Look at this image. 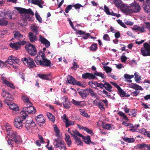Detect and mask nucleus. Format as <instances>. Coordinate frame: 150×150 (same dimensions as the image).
Masks as SVG:
<instances>
[{
	"label": "nucleus",
	"mask_w": 150,
	"mask_h": 150,
	"mask_svg": "<svg viewBox=\"0 0 150 150\" xmlns=\"http://www.w3.org/2000/svg\"><path fill=\"white\" fill-rule=\"evenodd\" d=\"M2 129L4 131L5 133L11 138L7 141L8 144L10 146L19 147L21 143V140L20 136L18 134L17 132L12 130L11 126L9 125L2 126Z\"/></svg>",
	"instance_id": "f257e3e1"
},
{
	"label": "nucleus",
	"mask_w": 150,
	"mask_h": 150,
	"mask_svg": "<svg viewBox=\"0 0 150 150\" xmlns=\"http://www.w3.org/2000/svg\"><path fill=\"white\" fill-rule=\"evenodd\" d=\"M43 51L40 50L37 56L34 58V61L38 65L44 66L47 67H50L53 66L50 60L47 59L46 56L45 54V51L46 48H43Z\"/></svg>",
	"instance_id": "f03ea898"
},
{
	"label": "nucleus",
	"mask_w": 150,
	"mask_h": 150,
	"mask_svg": "<svg viewBox=\"0 0 150 150\" xmlns=\"http://www.w3.org/2000/svg\"><path fill=\"white\" fill-rule=\"evenodd\" d=\"M129 6H127L125 7L123 9L124 13H138L139 12L141 8L139 3L134 1L133 2L129 4Z\"/></svg>",
	"instance_id": "7ed1b4c3"
},
{
	"label": "nucleus",
	"mask_w": 150,
	"mask_h": 150,
	"mask_svg": "<svg viewBox=\"0 0 150 150\" xmlns=\"http://www.w3.org/2000/svg\"><path fill=\"white\" fill-rule=\"evenodd\" d=\"M28 117L27 114L24 113L20 116H16L14 118V126L18 129H21L23 127V124L25 123L26 119Z\"/></svg>",
	"instance_id": "20e7f679"
},
{
	"label": "nucleus",
	"mask_w": 150,
	"mask_h": 150,
	"mask_svg": "<svg viewBox=\"0 0 150 150\" xmlns=\"http://www.w3.org/2000/svg\"><path fill=\"white\" fill-rule=\"evenodd\" d=\"M53 144L55 148H58L60 150H67L66 144L62 139L59 138L53 140Z\"/></svg>",
	"instance_id": "39448f33"
},
{
	"label": "nucleus",
	"mask_w": 150,
	"mask_h": 150,
	"mask_svg": "<svg viewBox=\"0 0 150 150\" xmlns=\"http://www.w3.org/2000/svg\"><path fill=\"white\" fill-rule=\"evenodd\" d=\"M21 61L25 65L30 69L36 67L33 59L31 57H23L22 58Z\"/></svg>",
	"instance_id": "423d86ee"
},
{
	"label": "nucleus",
	"mask_w": 150,
	"mask_h": 150,
	"mask_svg": "<svg viewBox=\"0 0 150 150\" xmlns=\"http://www.w3.org/2000/svg\"><path fill=\"white\" fill-rule=\"evenodd\" d=\"M25 47L28 54L31 56H34L36 54L37 51L35 45L28 42L26 44Z\"/></svg>",
	"instance_id": "0eeeda50"
},
{
	"label": "nucleus",
	"mask_w": 150,
	"mask_h": 150,
	"mask_svg": "<svg viewBox=\"0 0 150 150\" xmlns=\"http://www.w3.org/2000/svg\"><path fill=\"white\" fill-rule=\"evenodd\" d=\"M1 96L4 99L6 100L4 101V103L8 105L9 104L7 102L8 101H12L13 100L11 94L4 89H3L2 91Z\"/></svg>",
	"instance_id": "6e6552de"
},
{
	"label": "nucleus",
	"mask_w": 150,
	"mask_h": 150,
	"mask_svg": "<svg viewBox=\"0 0 150 150\" xmlns=\"http://www.w3.org/2000/svg\"><path fill=\"white\" fill-rule=\"evenodd\" d=\"M32 104L31 103V105H30V104H28L26 107H24L23 108V110H22L21 114L22 112V115L25 113L27 114H34L36 112V111L35 108L32 106Z\"/></svg>",
	"instance_id": "1a4fd4ad"
},
{
	"label": "nucleus",
	"mask_w": 150,
	"mask_h": 150,
	"mask_svg": "<svg viewBox=\"0 0 150 150\" xmlns=\"http://www.w3.org/2000/svg\"><path fill=\"white\" fill-rule=\"evenodd\" d=\"M143 45V47L141 49L142 55L144 56H150V45L146 42Z\"/></svg>",
	"instance_id": "9d476101"
},
{
	"label": "nucleus",
	"mask_w": 150,
	"mask_h": 150,
	"mask_svg": "<svg viewBox=\"0 0 150 150\" xmlns=\"http://www.w3.org/2000/svg\"><path fill=\"white\" fill-rule=\"evenodd\" d=\"M0 17L1 19H10L12 18V13L9 11H0Z\"/></svg>",
	"instance_id": "9b49d317"
},
{
	"label": "nucleus",
	"mask_w": 150,
	"mask_h": 150,
	"mask_svg": "<svg viewBox=\"0 0 150 150\" xmlns=\"http://www.w3.org/2000/svg\"><path fill=\"white\" fill-rule=\"evenodd\" d=\"M26 42L23 40L21 42H18L14 43H11L9 44L10 46L13 49L16 50H19L21 48V45L26 44Z\"/></svg>",
	"instance_id": "f8f14e48"
},
{
	"label": "nucleus",
	"mask_w": 150,
	"mask_h": 150,
	"mask_svg": "<svg viewBox=\"0 0 150 150\" xmlns=\"http://www.w3.org/2000/svg\"><path fill=\"white\" fill-rule=\"evenodd\" d=\"M25 127L28 130L33 129L36 126L32 119L27 120L26 122L25 121Z\"/></svg>",
	"instance_id": "ddd939ff"
},
{
	"label": "nucleus",
	"mask_w": 150,
	"mask_h": 150,
	"mask_svg": "<svg viewBox=\"0 0 150 150\" xmlns=\"http://www.w3.org/2000/svg\"><path fill=\"white\" fill-rule=\"evenodd\" d=\"M8 60L9 61H6L5 62H7L10 65L12 64L10 63L11 62L10 60L11 61L12 63L14 64H20L21 63V61L18 58L16 57H13L12 55L8 57Z\"/></svg>",
	"instance_id": "4468645a"
},
{
	"label": "nucleus",
	"mask_w": 150,
	"mask_h": 150,
	"mask_svg": "<svg viewBox=\"0 0 150 150\" xmlns=\"http://www.w3.org/2000/svg\"><path fill=\"white\" fill-rule=\"evenodd\" d=\"M113 4L116 6V7H119L121 9L122 11L124 12L123 9H124L125 7H126V4H122V1L121 0H113Z\"/></svg>",
	"instance_id": "2eb2a0df"
},
{
	"label": "nucleus",
	"mask_w": 150,
	"mask_h": 150,
	"mask_svg": "<svg viewBox=\"0 0 150 150\" xmlns=\"http://www.w3.org/2000/svg\"><path fill=\"white\" fill-rule=\"evenodd\" d=\"M39 41L42 44L45 45L47 48H48L50 46V42L41 35L39 36Z\"/></svg>",
	"instance_id": "dca6fc26"
},
{
	"label": "nucleus",
	"mask_w": 150,
	"mask_h": 150,
	"mask_svg": "<svg viewBox=\"0 0 150 150\" xmlns=\"http://www.w3.org/2000/svg\"><path fill=\"white\" fill-rule=\"evenodd\" d=\"M82 78L83 79H88L90 80L94 79L96 76L92 73H86L82 75Z\"/></svg>",
	"instance_id": "f3484780"
},
{
	"label": "nucleus",
	"mask_w": 150,
	"mask_h": 150,
	"mask_svg": "<svg viewBox=\"0 0 150 150\" xmlns=\"http://www.w3.org/2000/svg\"><path fill=\"white\" fill-rule=\"evenodd\" d=\"M43 115H40L38 116L35 117V120L38 124H44L45 123V120L44 117L42 116Z\"/></svg>",
	"instance_id": "a211bd4d"
},
{
	"label": "nucleus",
	"mask_w": 150,
	"mask_h": 150,
	"mask_svg": "<svg viewBox=\"0 0 150 150\" xmlns=\"http://www.w3.org/2000/svg\"><path fill=\"white\" fill-rule=\"evenodd\" d=\"M71 135L72 137H73L74 139L75 140V143L76 144L77 146L83 145V143L80 138L73 134H71Z\"/></svg>",
	"instance_id": "6ab92c4d"
},
{
	"label": "nucleus",
	"mask_w": 150,
	"mask_h": 150,
	"mask_svg": "<svg viewBox=\"0 0 150 150\" xmlns=\"http://www.w3.org/2000/svg\"><path fill=\"white\" fill-rule=\"evenodd\" d=\"M28 37L30 41L31 42H34L38 40V38L36 35H34L31 32L29 33Z\"/></svg>",
	"instance_id": "aec40b11"
},
{
	"label": "nucleus",
	"mask_w": 150,
	"mask_h": 150,
	"mask_svg": "<svg viewBox=\"0 0 150 150\" xmlns=\"http://www.w3.org/2000/svg\"><path fill=\"white\" fill-rule=\"evenodd\" d=\"M143 7L145 13H150V6L147 2H144L143 3Z\"/></svg>",
	"instance_id": "412c9836"
},
{
	"label": "nucleus",
	"mask_w": 150,
	"mask_h": 150,
	"mask_svg": "<svg viewBox=\"0 0 150 150\" xmlns=\"http://www.w3.org/2000/svg\"><path fill=\"white\" fill-rule=\"evenodd\" d=\"M21 98L27 106H28V104H30V105H31L32 103L30 101L29 98L27 96L22 95Z\"/></svg>",
	"instance_id": "4be33fe9"
},
{
	"label": "nucleus",
	"mask_w": 150,
	"mask_h": 150,
	"mask_svg": "<svg viewBox=\"0 0 150 150\" xmlns=\"http://www.w3.org/2000/svg\"><path fill=\"white\" fill-rule=\"evenodd\" d=\"M31 3L34 4L38 5L41 8H43L42 4L44 3V1L42 0H32Z\"/></svg>",
	"instance_id": "5701e85b"
},
{
	"label": "nucleus",
	"mask_w": 150,
	"mask_h": 150,
	"mask_svg": "<svg viewBox=\"0 0 150 150\" xmlns=\"http://www.w3.org/2000/svg\"><path fill=\"white\" fill-rule=\"evenodd\" d=\"M65 135L66 137L65 138L66 142L69 147H71L72 142L70 136L67 133L65 134Z\"/></svg>",
	"instance_id": "b1692460"
},
{
	"label": "nucleus",
	"mask_w": 150,
	"mask_h": 150,
	"mask_svg": "<svg viewBox=\"0 0 150 150\" xmlns=\"http://www.w3.org/2000/svg\"><path fill=\"white\" fill-rule=\"evenodd\" d=\"M13 33L14 38H16L22 39L23 37V35L18 31H14Z\"/></svg>",
	"instance_id": "393cba45"
},
{
	"label": "nucleus",
	"mask_w": 150,
	"mask_h": 150,
	"mask_svg": "<svg viewBox=\"0 0 150 150\" xmlns=\"http://www.w3.org/2000/svg\"><path fill=\"white\" fill-rule=\"evenodd\" d=\"M81 137L82 138L83 141L86 144H90L91 139L89 136L88 135L87 136H84L83 135Z\"/></svg>",
	"instance_id": "a878e982"
},
{
	"label": "nucleus",
	"mask_w": 150,
	"mask_h": 150,
	"mask_svg": "<svg viewBox=\"0 0 150 150\" xmlns=\"http://www.w3.org/2000/svg\"><path fill=\"white\" fill-rule=\"evenodd\" d=\"M2 83L4 84H6L7 86L12 89H14L15 88V86L13 84L6 79H4L3 80Z\"/></svg>",
	"instance_id": "bb28decb"
},
{
	"label": "nucleus",
	"mask_w": 150,
	"mask_h": 150,
	"mask_svg": "<svg viewBox=\"0 0 150 150\" xmlns=\"http://www.w3.org/2000/svg\"><path fill=\"white\" fill-rule=\"evenodd\" d=\"M63 105L64 107L67 109H69L70 107V103L68 101L67 98L65 99L64 101L63 102Z\"/></svg>",
	"instance_id": "cd10ccee"
},
{
	"label": "nucleus",
	"mask_w": 150,
	"mask_h": 150,
	"mask_svg": "<svg viewBox=\"0 0 150 150\" xmlns=\"http://www.w3.org/2000/svg\"><path fill=\"white\" fill-rule=\"evenodd\" d=\"M93 75H94L95 76H100L103 79H105L106 77V76L101 72H98L96 71L94 72Z\"/></svg>",
	"instance_id": "c85d7f7f"
},
{
	"label": "nucleus",
	"mask_w": 150,
	"mask_h": 150,
	"mask_svg": "<svg viewBox=\"0 0 150 150\" xmlns=\"http://www.w3.org/2000/svg\"><path fill=\"white\" fill-rule=\"evenodd\" d=\"M67 80L69 83L73 85H74V83L75 81H76V80L74 78L70 75H69L67 77Z\"/></svg>",
	"instance_id": "c756f323"
},
{
	"label": "nucleus",
	"mask_w": 150,
	"mask_h": 150,
	"mask_svg": "<svg viewBox=\"0 0 150 150\" xmlns=\"http://www.w3.org/2000/svg\"><path fill=\"white\" fill-rule=\"evenodd\" d=\"M130 87L137 90H143V89L141 86L137 85L136 84L132 83L130 86Z\"/></svg>",
	"instance_id": "7c9ffc66"
},
{
	"label": "nucleus",
	"mask_w": 150,
	"mask_h": 150,
	"mask_svg": "<svg viewBox=\"0 0 150 150\" xmlns=\"http://www.w3.org/2000/svg\"><path fill=\"white\" fill-rule=\"evenodd\" d=\"M54 132L56 133L55 134L56 137H59L60 135L59 134L60 131L56 125H54Z\"/></svg>",
	"instance_id": "2f4dec72"
},
{
	"label": "nucleus",
	"mask_w": 150,
	"mask_h": 150,
	"mask_svg": "<svg viewBox=\"0 0 150 150\" xmlns=\"http://www.w3.org/2000/svg\"><path fill=\"white\" fill-rule=\"evenodd\" d=\"M79 93L81 97L84 99L86 98L87 95L86 93V91L84 90L80 91L79 92Z\"/></svg>",
	"instance_id": "473e14b6"
},
{
	"label": "nucleus",
	"mask_w": 150,
	"mask_h": 150,
	"mask_svg": "<svg viewBox=\"0 0 150 150\" xmlns=\"http://www.w3.org/2000/svg\"><path fill=\"white\" fill-rule=\"evenodd\" d=\"M105 83L106 84L105 85V89L110 92L113 91L112 90V87L108 83Z\"/></svg>",
	"instance_id": "72a5a7b5"
},
{
	"label": "nucleus",
	"mask_w": 150,
	"mask_h": 150,
	"mask_svg": "<svg viewBox=\"0 0 150 150\" xmlns=\"http://www.w3.org/2000/svg\"><path fill=\"white\" fill-rule=\"evenodd\" d=\"M132 29L135 30L140 31L142 32H144L145 31L144 28L140 27L138 26H134L132 28Z\"/></svg>",
	"instance_id": "f704fd0d"
},
{
	"label": "nucleus",
	"mask_w": 150,
	"mask_h": 150,
	"mask_svg": "<svg viewBox=\"0 0 150 150\" xmlns=\"http://www.w3.org/2000/svg\"><path fill=\"white\" fill-rule=\"evenodd\" d=\"M118 93L121 97H123L125 96L126 95V92L120 87L118 89Z\"/></svg>",
	"instance_id": "c9c22d12"
},
{
	"label": "nucleus",
	"mask_w": 150,
	"mask_h": 150,
	"mask_svg": "<svg viewBox=\"0 0 150 150\" xmlns=\"http://www.w3.org/2000/svg\"><path fill=\"white\" fill-rule=\"evenodd\" d=\"M123 139L125 141L129 143L133 142L135 141V139L133 138H129L125 137L123 138Z\"/></svg>",
	"instance_id": "e433bc0d"
},
{
	"label": "nucleus",
	"mask_w": 150,
	"mask_h": 150,
	"mask_svg": "<svg viewBox=\"0 0 150 150\" xmlns=\"http://www.w3.org/2000/svg\"><path fill=\"white\" fill-rule=\"evenodd\" d=\"M102 127L103 128L108 130L112 129L113 128H114V126L112 124L110 125L108 124L103 125Z\"/></svg>",
	"instance_id": "4c0bfd02"
},
{
	"label": "nucleus",
	"mask_w": 150,
	"mask_h": 150,
	"mask_svg": "<svg viewBox=\"0 0 150 150\" xmlns=\"http://www.w3.org/2000/svg\"><path fill=\"white\" fill-rule=\"evenodd\" d=\"M88 83L89 85L91 87L95 88V89H97V88L96 87H94L93 84H94L95 85H96V87H97V84L98 83H98L97 81H89Z\"/></svg>",
	"instance_id": "58836bf2"
},
{
	"label": "nucleus",
	"mask_w": 150,
	"mask_h": 150,
	"mask_svg": "<svg viewBox=\"0 0 150 150\" xmlns=\"http://www.w3.org/2000/svg\"><path fill=\"white\" fill-rule=\"evenodd\" d=\"M9 108L15 111H18L19 110L18 106L14 104H11L9 106Z\"/></svg>",
	"instance_id": "ea45409f"
},
{
	"label": "nucleus",
	"mask_w": 150,
	"mask_h": 150,
	"mask_svg": "<svg viewBox=\"0 0 150 150\" xmlns=\"http://www.w3.org/2000/svg\"><path fill=\"white\" fill-rule=\"evenodd\" d=\"M87 89L88 90V92L90 93V95L91 97H97V93L96 92H94L93 91L92 89L89 88L88 89Z\"/></svg>",
	"instance_id": "a19ab883"
},
{
	"label": "nucleus",
	"mask_w": 150,
	"mask_h": 150,
	"mask_svg": "<svg viewBox=\"0 0 150 150\" xmlns=\"http://www.w3.org/2000/svg\"><path fill=\"white\" fill-rule=\"evenodd\" d=\"M37 76L41 79H44L48 80L49 79V78L47 77V75L44 74H38Z\"/></svg>",
	"instance_id": "79ce46f5"
},
{
	"label": "nucleus",
	"mask_w": 150,
	"mask_h": 150,
	"mask_svg": "<svg viewBox=\"0 0 150 150\" xmlns=\"http://www.w3.org/2000/svg\"><path fill=\"white\" fill-rule=\"evenodd\" d=\"M97 44L94 43L92 44L90 47V50L92 51H96L97 50Z\"/></svg>",
	"instance_id": "37998d69"
},
{
	"label": "nucleus",
	"mask_w": 150,
	"mask_h": 150,
	"mask_svg": "<svg viewBox=\"0 0 150 150\" xmlns=\"http://www.w3.org/2000/svg\"><path fill=\"white\" fill-rule=\"evenodd\" d=\"M86 105V103L85 101H79L76 106L78 107L81 108L83 107Z\"/></svg>",
	"instance_id": "c03bdc74"
},
{
	"label": "nucleus",
	"mask_w": 150,
	"mask_h": 150,
	"mask_svg": "<svg viewBox=\"0 0 150 150\" xmlns=\"http://www.w3.org/2000/svg\"><path fill=\"white\" fill-rule=\"evenodd\" d=\"M8 23V21L6 20L0 18V25H7Z\"/></svg>",
	"instance_id": "a18cd8bd"
},
{
	"label": "nucleus",
	"mask_w": 150,
	"mask_h": 150,
	"mask_svg": "<svg viewBox=\"0 0 150 150\" xmlns=\"http://www.w3.org/2000/svg\"><path fill=\"white\" fill-rule=\"evenodd\" d=\"M15 8L19 12L20 14L25 13V8L18 7H16Z\"/></svg>",
	"instance_id": "49530a36"
},
{
	"label": "nucleus",
	"mask_w": 150,
	"mask_h": 150,
	"mask_svg": "<svg viewBox=\"0 0 150 150\" xmlns=\"http://www.w3.org/2000/svg\"><path fill=\"white\" fill-rule=\"evenodd\" d=\"M137 113V112L136 110H132L129 112V115L131 117H136Z\"/></svg>",
	"instance_id": "de8ad7c7"
},
{
	"label": "nucleus",
	"mask_w": 150,
	"mask_h": 150,
	"mask_svg": "<svg viewBox=\"0 0 150 150\" xmlns=\"http://www.w3.org/2000/svg\"><path fill=\"white\" fill-rule=\"evenodd\" d=\"M24 14H27L32 15H34L33 12L30 8L28 9H25Z\"/></svg>",
	"instance_id": "09e8293b"
},
{
	"label": "nucleus",
	"mask_w": 150,
	"mask_h": 150,
	"mask_svg": "<svg viewBox=\"0 0 150 150\" xmlns=\"http://www.w3.org/2000/svg\"><path fill=\"white\" fill-rule=\"evenodd\" d=\"M31 30L34 32L35 35H38L39 34L38 30L36 26H31Z\"/></svg>",
	"instance_id": "8fccbe9b"
},
{
	"label": "nucleus",
	"mask_w": 150,
	"mask_h": 150,
	"mask_svg": "<svg viewBox=\"0 0 150 150\" xmlns=\"http://www.w3.org/2000/svg\"><path fill=\"white\" fill-rule=\"evenodd\" d=\"M48 117L50 121L54 122L55 120L54 116L52 114L49 113V115H48Z\"/></svg>",
	"instance_id": "3c124183"
},
{
	"label": "nucleus",
	"mask_w": 150,
	"mask_h": 150,
	"mask_svg": "<svg viewBox=\"0 0 150 150\" xmlns=\"http://www.w3.org/2000/svg\"><path fill=\"white\" fill-rule=\"evenodd\" d=\"M103 67L105 71L107 73L111 72L112 71V69L108 66H104Z\"/></svg>",
	"instance_id": "603ef678"
},
{
	"label": "nucleus",
	"mask_w": 150,
	"mask_h": 150,
	"mask_svg": "<svg viewBox=\"0 0 150 150\" xmlns=\"http://www.w3.org/2000/svg\"><path fill=\"white\" fill-rule=\"evenodd\" d=\"M84 130L86 131L87 132L92 135H93L94 134L92 130L89 129L87 127H85V128L84 129Z\"/></svg>",
	"instance_id": "864d4df0"
},
{
	"label": "nucleus",
	"mask_w": 150,
	"mask_h": 150,
	"mask_svg": "<svg viewBox=\"0 0 150 150\" xmlns=\"http://www.w3.org/2000/svg\"><path fill=\"white\" fill-rule=\"evenodd\" d=\"M73 65V66L71 67V69L72 70H76L79 67V66L77 64V63H76L75 62H74V64Z\"/></svg>",
	"instance_id": "5fc2aeb1"
},
{
	"label": "nucleus",
	"mask_w": 150,
	"mask_h": 150,
	"mask_svg": "<svg viewBox=\"0 0 150 150\" xmlns=\"http://www.w3.org/2000/svg\"><path fill=\"white\" fill-rule=\"evenodd\" d=\"M72 132L74 133V134L76 136L77 135L80 137H81L83 135L80 133L79 132L76 130H74L72 131Z\"/></svg>",
	"instance_id": "6e6d98bb"
},
{
	"label": "nucleus",
	"mask_w": 150,
	"mask_h": 150,
	"mask_svg": "<svg viewBox=\"0 0 150 150\" xmlns=\"http://www.w3.org/2000/svg\"><path fill=\"white\" fill-rule=\"evenodd\" d=\"M97 106L101 110L103 111L105 110V108L103 106L104 105L101 103L100 102H98V103Z\"/></svg>",
	"instance_id": "4d7b16f0"
},
{
	"label": "nucleus",
	"mask_w": 150,
	"mask_h": 150,
	"mask_svg": "<svg viewBox=\"0 0 150 150\" xmlns=\"http://www.w3.org/2000/svg\"><path fill=\"white\" fill-rule=\"evenodd\" d=\"M134 74L135 81L137 83L139 82L140 78L139 77L138 74L136 72Z\"/></svg>",
	"instance_id": "13d9d810"
},
{
	"label": "nucleus",
	"mask_w": 150,
	"mask_h": 150,
	"mask_svg": "<svg viewBox=\"0 0 150 150\" xmlns=\"http://www.w3.org/2000/svg\"><path fill=\"white\" fill-rule=\"evenodd\" d=\"M35 16L36 18V19L40 22L41 23L42 21V20L40 16L39 15L37 12L35 13Z\"/></svg>",
	"instance_id": "bf43d9fd"
},
{
	"label": "nucleus",
	"mask_w": 150,
	"mask_h": 150,
	"mask_svg": "<svg viewBox=\"0 0 150 150\" xmlns=\"http://www.w3.org/2000/svg\"><path fill=\"white\" fill-rule=\"evenodd\" d=\"M72 8V6L71 5H68L66 8L65 10V12L68 13L69 11Z\"/></svg>",
	"instance_id": "052dcab7"
},
{
	"label": "nucleus",
	"mask_w": 150,
	"mask_h": 150,
	"mask_svg": "<svg viewBox=\"0 0 150 150\" xmlns=\"http://www.w3.org/2000/svg\"><path fill=\"white\" fill-rule=\"evenodd\" d=\"M124 77L126 79H130L134 77V76L133 75H130L127 74H124Z\"/></svg>",
	"instance_id": "680f3d73"
},
{
	"label": "nucleus",
	"mask_w": 150,
	"mask_h": 150,
	"mask_svg": "<svg viewBox=\"0 0 150 150\" xmlns=\"http://www.w3.org/2000/svg\"><path fill=\"white\" fill-rule=\"evenodd\" d=\"M139 91H138L137 90L134 92H131L130 94L134 96H136L139 95Z\"/></svg>",
	"instance_id": "e2e57ef3"
},
{
	"label": "nucleus",
	"mask_w": 150,
	"mask_h": 150,
	"mask_svg": "<svg viewBox=\"0 0 150 150\" xmlns=\"http://www.w3.org/2000/svg\"><path fill=\"white\" fill-rule=\"evenodd\" d=\"M117 22L119 23V24L122 27L126 28L127 26H126L125 24L120 20L119 19L117 20Z\"/></svg>",
	"instance_id": "0e129e2a"
},
{
	"label": "nucleus",
	"mask_w": 150,
	"mask_h": 150,
	"mask_svg": "<svg viewBox=\"0 0 150 150\" xmlns=\"http://www.w3.org/2000/svg\"><path fill=\"white\" fill-rule=\"evenodd\" d=\"M104 10L106 14L107 15H108L110 14V12L109 11L108 8L105 5L104 6Z\"/></svg>",
	"instance_id": "69168bd1"
},
{
	"label": "nucleus",
	"mask_w": 150,
	"mask_h": 150,
	"mask_svg": "<svg viewBox=\"0 0 150 150\" xmlns=\"http://www.w3.org/2000/svg\"><path fill=\"white\" fill-rule=\"evenodd\" d=\"M147 145L144 144H139L137 145V147L140 149H143V148L146 147Z\"/></svg>",
	"instance_id": "338daca9"
},
{
	"label": "nucleus",
	"mask_w": 150,
	"mask_h": 150,
	"mask_svg": "<svg viewBox=\"0 0 150 150\" xmlns=\"http://www.w3.org/2000/svg\"><path fill=\"white\" fill-rule=\"evenodd\" d=\"M103 39L104 40L107 41H110V38L109 35L107 34H104L103 36Z\"/></svg>",
	"instance_id": "774afa93"
}]
</instances>
